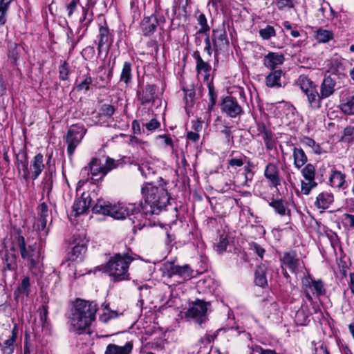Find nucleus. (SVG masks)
<instances>
[{"label": "nucleus", "mask_w": 354, "mask_h": 354, "mask_svg": "<svg viewBox=\"0 0 354 354\" xmlns=\"http://www.w3.org/2000/svg\"><path fill=\"white\" fill-rule=\"evenodd\" d=\"M165 186L157 185L150 187H142L141 192L145 198V203H133L139 209V214L131 217L134 230H140L145 226L147 216L158 215L163 210L170 212L174 221L180 220L176 201L171 197Z\"/></svg>", "instance_id": "nucleus-1"}, {"label": "nucleus", "mask_w": 354, "mask_h": 354, "mask_svg": "<svg viewBox=\"0 0 354 354\" xmlns=\"http://www.w3.org/2000/svg\"><path fill=\"white\" fill-rule=\"evenodd\" d=\"M14 153L17 171L25 181L37 180L42 171L46 169L45 158L41 152L37 153L29 161L28 148L26 144L17 153L15 151Z\"/></svg>", "instance_id": "nucleus-2"}, {"label": "nucleus", "mask_w": 354, "mask_h": 354, "mask_svg": "<svg viewBox=\"0 0 354 354\" xmlns=\"http://www.w3.org/2000/svg\"><path fill=\"white\" fill-rule=\"evenodd\" d=\"M132 254L131 249L125 245L124 251L113 253L108 261L102 265V271L108 274L114 283L130 280L129 268L135 259Z\"/></svg>", "instance_id": "nucleus-3"}, {"label": "nucleus", "mask_w": 354, "mask_h": 354, "mask_svg": "<svg viewBox=\"0 0 354 354\" xmlns=\"http://www.w3.org/2000/svg\"><path fill=\"white\" fill-rule=\"evenodd\" d=\"M97 304L81 298H76L72 302L71 322L74 330L79 334L84 333L95 320Z\"/></svg>", "instance_id": "nucleus-4"}, {"label": "nucleus", "mask_w": 354, "mask_h": 354, "mask_svg": "<svg viewBox=\"0 0 354 354\" xmlns=\"http://www.w3.org/2000/svg\"><path fill=\"white\" fill-rule=\"evenodd\" d=\"M12 236L13 243L19 249L21 258L27 261L29 270H39L41 260L44 258L41 257V246L36 241L27 244L20 227H13Z\"/></svg>", "instance_id": "nucleus-5"}, {"label": "nucleus", "mask_w": 354, "mask_h": 354, "mask_svg": "<svg viewBox=\"0 0 354 354\" xmlns=\"http://www.w3.org/2000/svg\"><path fill=\"white\" fill-rule=\"evenodd\" d=\"M91 211L93 214L109 216L117 220H123L127 217L131 221L133 215L139 214L138 208L133 203H112L102 198H97L92 205Z\"/></svg>", "instance_id": "nucleus-6"}, {"label": "nucleus", "mask_w": 354, "mask_h": 354, "mask_svg": "<svg viewBox=\"0 0 354 354\" xmlns=\"http://www.w3.org/2000/svg\"><path fill=\"white\" fill-rule=\"evenodd\" d=\"M297 84L306 95L309 108L315 111L320 109L325 98L318 93L317 85L306 75H299Z\"/></svg>", "instance_id": "nucleus-7"}, {"label": "nucleus", "mask_w": 354, "mask_h": 354, "mask_svg": "<svg viewBox=\"0 0 354 354\" xmlns=\"http://www.w3.org/2000/svg\"><path fill=\"white\" fill-rule=\"evenodd\" d=\"M46 157V167L41 181L40 187L42 194L40 201L44 200V193H46L47 198L50 199L53 188L54 180L56 177V167L55 161L53 160V151L47 153Z\"/></svg>", "instance_id": "nucleus-8"}, {"label": "nucleus", "mask_w": 354, "mask_h": 354, "mask_svg": "<svg viewBox=\"0 0 354 354\" xmlns=\"http://www.w3.org/2000/svg\"><path fill=\"white\" fill-rule=\"evenodd\" d=\"M301 287L306 298L310 302L313 300V296L319 298L326 294L325 283L321 279H315L310 274L302 279Z\"/></svg>", "instance_id": "nucleus-9"}, {"label": "nucleus", "mask_w": 354, "mask_h": 354, "mask_svg": "<svg viewBox=\"0 0 354 354\" xmlns=\"http://www.w3.org/2000/svg\"><path fill=\"white\" fill-rule=\"evenodd\" d=\"M87 129L84 124L77 123L71 125L64 139L67 144V154L71 158L77 146L86 135Z\"/></svg>", "instance_id": "nucleus-10"}, {"label": "nucleus", "mask_w": 354, "mask_h": 354, "mask_svg": "<svg viewBox=\"0 0 354 354\" xmlns=\"http://www.w3.org/2000/svg\"><path fill=\"white\" fill-rule=\"evenodd\" d=\"M210 306L209 301L196 299L195 301L189 302V308L185 313V317L194 319L196 323L201 326L207 319V308Z\"/></svg>", "instance_id": "nucleus-11"}, {"label": "nucleus", "mask_w": 354, "mask_h": 354, "mask_svg": "<svg viewBox=\"0 0 354 354\" xmlns=\"http://www.w3.org/2000/svg\"><path fill=\"white\" fill-rule=\"evenodd\" d=\"M141 175L146 179L142 187H153L155 185H167V182L158 174L155 165L150 162H144L138 166Z\"/></svg>", "instance_id": "nucleus-12"}, {"label": "nucleus", "mask_w": 354, "mask_h": 354, "mask_svg": "<svg viewBox=\"0 0 354 354\" xmlns=\"http://www.w3.org/2000/svg\"><path fill=\"white\" fill-rule=\"evenodd\" d=\"M100 160L96 157L92 158L88 165L83 167L81 170L80 175L86 181L91 180L94 184L98 183L100 180H102L104 177V170Z\"/></svg>", "instance_id": "nucleus-13"}, {"label": "nucleus", "mask_w": 354, "mask_h": 354, "mask_svg": "<svg viewBox=\"0 0 354 354\" xmlns=\"http://www.w3.org/2000/svg\"><path fill=\"white\" fill-rule=\"evenodd\" d=\"M164 274L168 278L178 277L182 281L190 279L193 277V270L189 264L179 266L174 261H166L163 264Z\"/></svg>", "instance_id": "nucleus-14"}, {"label": "nucleus", "mask_w": 354, "mask_h": 354, "mask_svg": "<svg viewBox=\"0 0 354 354\" xmlns=\"http://www.w3.org/2000/svg\"><path fill=\"white\" fill-rule=\"evenodd\" d=\"M252 131L254 132V134L252 135L253 137H262L266 148L268 150L273 149L274 147V133L270 129L266 127L264 122L256 121L255 127H253Z\"/></svg>", "instance_id": "nucleus-15"}, {"label": "nucleus", "mask_w": 354, "mask_h": 354, "mask_svg": "<svg viewBox=\"0 0 354 354\" xmlns=\"http://www.w3.org/2000/svg\"><path fill=\"white\" fill-rule=\"evenodd\" d=\"M221 109L223 113L232 118L244 113V111L239 105L236 98L232 95L225 96L222 99Z\"/></svg>", "instance_id": "nucleus-16"}, {"label": "nucleus", "mask_w": 354, "mask_h": 354, "mask_svg": "<svg viewBox=\"0 0 354 354\" xmlns=\"http://www.w3.org/2000/svg\"><path fill=\"white\" fill-rule=\"evenodd\" d=\"M263 176L268 180L269 186L275 188L277 192H279V186L281 185L283 178L280 176L277 165L274 162H268L265 167Z\"/></svg>", "instance_id": "nucleus-17"}, {"label": "nucleus", "mask_w": 354, "mask_h": 354, "mask_svg": "<svg viewBox=\"0 0 354 354\" xmlns=\"http://www.w3.org/2000/svg\"><path fill=\"white\" fill-rule=\"evenodd\" d=\"M279 261L281 262V268L284 266L286 268H288L291 273H297L299 266V259L295 250H290L283 252V254L279 256Z\"/></svg>", "instance_id": "nucleus-18"}, {"label": "nucleus", "mask_w": 354, "mask_h": 354, "mask_svg": "<svg viewBox=\"0 0 354 354\" xmlns=\"http://www.w3.org/2000/svg\"><path fill=\"white\" fill-rule=\"evenodd\" d=\"M197 14L198 16H196V19L199 28L197 27L198 30L196 33V42L210 44L209 39L210 28L207 24L206 17L203 13L199 11L197 12Z\"/></svg>", "instance_id": "nucleus-19"}, {"label": "nucleus", "mask_w": 354, "mask_h": 354, "mask_svg": "<svg viewBox=\"0 0 354 354\" xmlns=\"http://www.w3.org/2000/svg\"><path fill=\"white\" fill-rule=\"evenodd\" d=\"M157 89L156 85L151 84H147L143 87L140 88L136 92V95L140 104L145 105L150 102L153 103L157 98Z\"/></svg>", "instance_id": "nucleus-20"}, {"label": "nucleus", "mask_w": 354, "mask_h": 354, "mask_svg": "<svg viewBox=\"0 0 354 354\" xmlns=\"http://www.w3.org/2000/svg\"><path fill=\"white\" fill-rule=\"evenodd\" d=\"M97 75L94 80L93 86L95 88H106L110 83L113 77V68L105 66H100L97 68Z\"/></svg>", "instance_id": "nucleus-21"}, {"label": "nucleus", "mask_w": 354, "mask_h": 354, "mask_svg": "<svg viewBox=\"0 0 354 354\" xmlns=\"http://www.w3.org/2000/svg\"><path fill=\"white\" fill-rule=\"evenodd\" d=\"M93 200L88 193L83 192L80 198H76L72 206L74 215L78 216L85 213L92 207Z\"/></svg>", "instance_id": "nucleus-22"}, {"label": "nucleus", "mask_w": 354, "mask_h": 354, "mask_svg": "<svg viewBox=\"0 0 354 354\" xmlns=\"http://www.w3.org/2000/svg\"><path fill=\"white\" fill-rule=\"evenodd\" d=\"M336 75H325L320 84V93L325 99L330 97L336 91Z\"/></svg>", "instance_id": "nucleus-23"}, {"label": "nucleus", "mask_w": 354, "mask_h": 354, "mask_svg": "<svg viewBox=\"0 0 354 354\" xmlns=\"http://www.w3.org/2000/svg\"><path fill=\"white\" fill-rule=\"evenodd\" d=\"M19 335V326L15 324L11 335L2 342L1 354H13L17 347V340Z\"/></svg>", "instance_id": "nucleus-24"}, {"label": "nucleus", "mask_w": 354, "mask_h": 354, "mask_svg": "<svg viewBox=\"0 0 354 354\" xmlns=\"http://www.w3.org/2000/svg\"><path fill=\"white\" fill-rule=\"evenodd\" d=\"M90 69L88 66L80 70L79 74L77 77L75 83L77 91H88L90 90V86L92 85L93 79L89 73Z\"/></svg>", "instance_id": "nucleus-25"}, {"label": "nucleus", "mask_w": 354, "mask_h": 354, "mask_svg": "<svg viewBox=\"0 0 354 354\" xmlns=\"http://www.w3.org/2000/svg\"><path fill=\"white\" fill-rule=\"evenodd\" d=\"M328 180L330 185L333 188L345 189L348 187L346 174L335 168L331 169Z\"/></svg>", "instance_id": "nucleus-26"}, {"label": "nucleus", "mask_w": 354, "mask_h": 354, "mask_svg": "<svg viewBox=\"0 0 354 354\" xmlns=\"http://www.w3.org/2000/svg\"><path fill=\"white\" fill-rule=\"evenodd\" d=\"M267 266L261 263L256 266L254 273V283L257 286L265 288L268 287Z\"/></svg>", "instance_id": "nucleus-27"}, {"label": "nucleus", "mask_w": 354, "mask_h": 354, "mask_svg": "<svg viewBox=\"0 0 354 354\" xmlns=\"http://www.w3.org/2000/svg\"><path fill=\"white\" fill-rule=\"evenodd\" d=\"M334 202L333 194L330 192L323 191L317 194L314 202V206L319 209H326Z\"/></svg>", "instance_id": "nucleus-28"}, {"label": "nucleus", "mask_w": 354, "mask_h": 354, "mask_svg": "<svg viewBox=\"0 0 354 354\" xmlns=\"http://www.w3.org/2000/svg\"><path fill=\"white\" fill-rule=\"evenodd\" d=\"M222 330H224L225 331L230 333L231 335L234 336H239L241 333H245V330L243 327H230L227 328H218L217 329L214 333L212 334H205L204 337L202 338V342H205V344H210L213 342L215 339H216L219 332Z\"/></svg>", "instance_id": "nucleus-29"}, {"label": "nucleus", "mask_w": 354, "mask_h": 354, "mask_svg": "<svg viewBox=\"0 0 354 354\" xmlns=\"http://www.w3.org/2000/svg\"><path fill=\"white\" fill-rule=\"evenodd\" d=\"M268 205L274 209L276 214H278L281 216L290 215V209L288 208V202L285 199H275L272 198Z\"/></svg>", "instance_id": "nucleus-30"}, {"label": "nucleus", "mask_w": 354, "mask_h": 354, "mask_svg": "<svg viewBox=\"0 0 354 354\" xmlns=\"http://www.w3.org/2000/svg\"><path fill=\"white\" fill-rule=\"evenodd\" d=\"M283 55L278 53H269L264 57L263 64L270 70H277V66L283 63Z\"/></svg>", "instance_id": "nucleus-31"}, {"label": "nucleus", "mask_w": 354, "mask_h": 354, "mask_svg": "<svg viewBox=\"0 0 354 354\" xmlns=\"http://www.w3.org/2000/svg\"><path fill=\"white\" fill-rule=\"evenodd\" d=\"M132 341L127 342L124 345L119 346L115 344H109L106 348L104 354H130L133 350Z\"/></svg>", "instance_id": "nucleus-32"}, {"label": "nucleus", "mask_w": 354, "mask_h": 354, "mask_svg": "<svg viewBox=\"0 0 354 354\" xmlns=\"http://www.w3.org/2000/svg\"><path fill=\"white\" fill-rule=\"evenodd\" d=\"M281 69L270 70L266 77V85L269 88H278L282 86L281 79L283 74Z\"/></svg>", "instance_id": "nucleus-33"}, {"label": "nucleus", "mask_w": 354, "mask_h": 354, "mask_svg": "<svg viewBox=\"0 0 354 354\" xmlns=\"http://www.w3.org/2000/svg\"><path fill=\"white\" fill-rule=\"evenodd\" d=\"M141 26L144 35H147L153 33L156 27L158 26L157 15L153 14L149 17H145L142 21Z\"/></svg>", "instance_id": "nucleus-34"}, {"label": "nucleus", "mask_w": 354, "mask_h": 354, "mask_svg": "<svg viewBox=\"0 0 354 354\" xmlns=\"http://www.w3.org/2000/svg\"><path fill=\"white\" fill-rule=\"evenodd\" d=\"M293 165L295 168L299 169L302 168L308 162V157L301 147H294L292 149Z\"/></svg>", "instance_id": "nucleus-35"}, {"label": "nucleus", "mask_w": 354, "mask_h": 354, "mask_svg": "<svg viewBox=\"0 0 354 354\" xmlns=\"http://www.w3.org/2000/svg\"><path fill=\"white\" fill-rule=\"evenodd\" d=\"M30 294V279L28 276L22 278L21 282L14 291V297L17 299L21 295L29 297Z\"/></svg>", "instance_id": "nucleus-36"}, {"label": "nucleus", "mask_w": 354, "mask_h": 354, "mask_svg": "<svg viewBox=\"0 0 354 354\" xmlns=\"http://www.w3.org/2000/svg\"><path fill=\"white\" fill-rule=\"evenodd\" d=\"M87 250V245L85 243H79L73 246L71 251L67 254V260L75 261L78 258L82 259Z\"/></svg>", "instance_id": "nucleus-37"}, {"label": "nucleus", "mask_w": 354, "mask_h": 354, "mask_svg": "<svg viewBox=\"0 0 354 354\" xmlns=\"http://www.w3.org/2000/svg\"><path fill=\"white\" fill-rule=\"evenodd\" d=\"M18 255L16 253H11L6 250L3 260L5 263L3 270L15 271L17 269Z\"/></svg>", "instance_id": "nucleus-38"}, {"label": "nucleus", "mask_w": 354, "mask_h": 354, "mask_svg": "<svg viewBox=\"0 0 354 354\" xmlns=\"http://www.w3.org/2000/svg\"><path fill=\"white\" fill-rule=\"evenodd\" d=\"M311 315L309 310L306 308H299L295 314V322L297 326H307L310 322L309 317Z\"/></svg>", "instance_id": "nucleus-39"}, {"label": "nucleus", "mask_w": 354, "mask_h": 354, "mask_svg": "<svg viewBox=\"0 0 354 354\" xmlns=\"http://www.w3.org/2000/svg\"><path fill=\"white\" fill-rule=\"evenodd\" d=\"M99 44H111L113 41L112 34L110 32L106 23L99 28Z\"/></svg>", "instance_id": "nucleus-40"}, {"label": "nucleus", "mask_w": 354, "mask_h": 354, "mask_svg": "<svg viewBox=\"0 0 354 354\" xmlns=\"http://www.w3.org/2000/svg\"><path fill=\"white\" fill-rule=\"evenodd\" d=\"M183 91L184 92L185 109L187 111V109L192 108L195 104L196 91L194 88H183Z\"/></svg>", "instance_id": "nucleus-41"}, {"label": "nucleus", "mask_w": 354, "mask_h": 354, "mask_svg": "<svg viewBox=\"0 0 354 354\" xmlns=\"http://www.w3.org/2000/svg\"><path fill=\"white\" fill-rule=\"evenodd\" d=\"M208 87V95L209 97V102L207 106V110L209 112H212L214 109V106L216 103L217 93L215 91L214 86L212 80L207 83Z\"/></svg>", "instance_id": "nucleus-42"}, {"label": "nucleus", "mask_w": 354, "mask_h": 354, "mask_svg": "<svg viewBox=\"0 0 354 354\" xmlns=\"http://www.w3.org/2000/svg\"><path fill=\"white\" fill-rule=\"evenodd\" d=\"M213 44H229L227 33L224 29L213 30Z\"/></svg>", "instance_id": "nucleus-43"}, {"label": "nucleus", "mask_w": 354, "mask_h": 354, "mask_svg": "<svg viewBox=\"0 0 354 354\" xmlns=\"http://www.w3.org/2000/svg\"><path fill=\"white\" fill-rule=\"evenodd\" d=\"M340 110L346 115H354V95L346 98L345 102L339 105Z\"/></svg>", "instance_id": "nucleus-44"}, {"label": "nucleus", "mask_w": 354, "mask_h": 354, "mask_svg": "<svg viewBox=\"0 0 354 354\" xmlns=\"http://www.w3.org/2000/svg\"><path fill=\"white\" fill-rule=\"evenodd\" d=\"M132 80L131 64L125 62L123 64L122 72L120 74V81L128 84Z\"/></svg>", "instance_id": "nucleus-45"}, {"label": "nucleus", "mask_w": 354, "mask_h": 354, "mask_svg": "<svg viewBox=\"0 0 354 354\" xmlns=\"http://www.w3.org/2000/svg\"><path fill=\"white\" fill-rule=\"evenodd\" d=\"M306 182L301 181V192L304 195H308L311 191L317 186V183L315 181V178H312L306 180Z\"/></svg>", "instance_id": "nucleus-46"}, {"label": "nucleus", "mask_w": 354, "mask_h": 354, "mask_svg": "<svg viewBox=\"0 0 354 354\" xmlns=\"http://www.w3.org/2000/svg\"><path fill=\"white\" fill-rule=\"evenodd\" d=\"M234 153V151H232L230 154V158L227 160V165L228 167H241L244 165L243 160L245 158V156L241 153L239 154L237 156L233 157Z\"/></svg>", "instance_id": "nucleus-47"}, {"label": "nucleus", "mask_w": 354, "mask_h": 354, "mask_svg": "<svg viewBox=\"0 0 354 354\" xmlns=\"http://www.w3.org/2000/svg\"><path fill=\"white\" fill-rule=\"evenodd\" d=\"M318 42L326 43L333 38V33L330 30L325 29H319L315 36Z\"/></svg>", "instance_id": "nucleus-48"}, {"label": "nucleus", "mask_w": 354, "mask_h": 354, "mask_svg": "<svg viewBox=\"0 0 354 354\" xmlns=\"http://www.w3.org/2000/svg\"><path fill=\"white\" fill-rule=\"evenodd\" d=\"M301 174L305 180L315 178L316 169L315 165L312 163L306 164L301 170Z\"/></svg>", "instance_id": "nucleus-49"}, {"label": "nucleus", "mask_w": 354, "mask_h": 354, "mask_svg": "<svg viewBox=\"0 0 354 354\" xmlns=\"http://www.w3.org/2000/svg\"><path fill=\"white\" fill-rule=\"evenodd\" d=\"M38 312L39 314V322L43 328L48 324V306L46 304H44L39 307Z\"/></svg>", "instance_id": "nucleus-50"}, {"label": "nucleus", "mask_w": 354, "mask_h": 354, "mask_svg": "<svg viewBox=\"0 0 354 354\" xmlns=\"http://www.w3.org/2000/svg\"><path fill=\"white\" fill-rule=\"evenodd\" d=\"M58 71L60 80L66 81L68 80L70 66L67 61L64 60L62 62L59 66Z\"/></svg>", "instance_id": "nucleus-51"}, {"label": "nucleus", "mask_w": 354, "mask_h": 354, "mask_svg": "<svg viewBox=\"0 0 354 354\" xmlns=\"http://www.w3.org/2000/svg\"><path fill=\"white\" fill-rule=\"evenodd\" d=\"M241 174L243 176V179L240 180V176L237 174V176L234 177L235 182L239 183L241 187H249L250 183L253 180L254 176L244 172V171H243Z\"/></svg>", "instance_id": "nucleus-52"}, {"label": "nucleus", "mask_w": 354, "mask_h": 354, "mask_svg": "<svg viewBox=\"0 0 354 354\" xmlns=\"http://www.w3.org/2000/svg\"><path fill=\"white\" fill-rule=\"evenodd\" d=\"M115 107L109 104H103L100 109L99 114L107 118H111L115 113Z\"/></svg>", "instance_id": "nucleus-53"}, {"label": "nucleus", "mask_w": 354, "mask_h": 354, "mask_svg": "<svg viewBox=\"0 0 354 354\" xmlns=\"http://www.w3.org/2000/svg\"><path fill=\"white\" fill-rule=\"evenodd\" d=\"M354 127L346 126L343 131V136L340 138V141L345 142H351L353 140Z\"/></svg>", "instance_id": "nucleus-54"}, {"label": "nucleus", "mask_w": 354, "mask_h": 354, "mask_svg": "<svg viewBox=\"0 0 354 354\" xmlns=\"http://www.w3.org/2000/svg\"><path fill=\"white\" fill-rule=\"evenodd\" d=\"M22 46H15L13 48L10 49L8 53V58L10 59L11 63L15 66L17 65L19 50Z\"/></svg>", "instance_id": "nucleus-55"}, {"label": "nucleus", "mask_w": 354, "mask_h": 354, "mask_svg": "<svg viewBox=\"0 0 354 354\" xmlns=\"http://www.w3.org/2000/svg\"><path fill=\"white\" fill-rule=\"evenodd\" d=\"M249 249L252 250L261 260L263 259L266 253L265 249L258 243L252 241L249 243Z\"/></svg>", "instance_id": "nucleus-56"}, {"label": "nucleus", "mask_w": 354, "mask_h": 354, "mask_svg": "<svg viewBox=\"0 0 354 354\" xmlns=\"http://www.w3.org/2000/svg\"><path fill=\"white\" fill-rule=\"evenodd\" d=\"M39 220L47 219L48 216V207L46 202L41 203L37 207Z\"/></svg>", "instance_id": "nucleus-57"}, {"label": "nucleus", "mask_w": 354, "mask_h": 354, "mask_svg": "<svg viewBox=\"0 0 354 354\" xmlns=\"http://www.w3.org/2000/svg\"><path fill=\"white\" fill-rule=\"evenodd\" d=\"M117 167L118 164L115 162V160L110 157H107L106 159L105 164L102 165L104 176H106L110 171H111L113 169H115Z\"/></svg>", "instance_id": "nucleus-58"}, {"label": "nucleus", "mask_w": 354, "mask_h": 354, "mask_svg": "<svg viewBox=\"0 0 354 354\" xmlns=\"http://www.w3.org/2000/svg\"><path fill=\"white\" fill-rule=\"evenodd\" d=\"M228 244L229 241L227 235L224 234H221L219 237V241L216 245L217 250L220 252L225 251Z\"/></svg>", "instance_id": "nucleus-59"}, {"label": "nucleus", "mask_w": 354, "mask_h": 354, "mask_svg": "<svg viewBox=\"0 0 354 354\" xmlns=\"http://www.w3.org/2000/svg\"><path fill=\"white\" fill-rule=\"evenodd\" d=\"M82 55L85 59H91L95 55V46H86L82 50Z\"/></svg>", "instance_id": "nucleus-60"}, {"label": "nucleus", "mask_w": 354, "mask_h": 354, "mask_svg": "<svg viewBox=\"0 0 354 354\" xmlns=\"http://www.w3.org/2000/svg\"><path fill=\"white\" fill-rule=\"evenodd\" d=\"M311 344L314 346L312 349V354H326L330 353L325 343H322L319 346H316V343L313 341Z\"/></svg>", "instance_id": "nucleus-61"}, {"label": "nucleus", "mask_w": 354, "mask_h": 354, "mask_svg": "<svg viewBox=\"0 0 354 354\" xmlns=\"http://www.w3.org/2000/svg\"><path fill=\"white\" fill-rule=\"evenodd\" d=\"M143 126L149 131L153 132L160 127V122L156 118H152L148 122L143 124Z\"/></svg>", "instance_id": "nucleus-62"}, {"label": "nucleus", "mask_w": 354, "mask_h": 354, "mask_svg": "<svg viewBox=\"0 0 354 354\" xmlns=\"http://www.w3.org/2000/svg\"><path fill=\"white\" fill-rule=\"evenodd\" d=\"M210 71L211 66L207 62H204L203 59H200L198 62L196 63V71L198 73H200L201 71L207 73Z\"/></svg>", "instance_id": "nucleus-63"}, {"label": "nucleus", "mask_w": 354, "mask_h": 354, "mask_svg": "<svg viewBox=\"0 0 354 354\" xmlns=\"http://www.w3.org/2000/svg\"><path fill=\"white\" fill-rule=\"evenodd\" d=\"M129 141L131 145L140 147L142 149H145V147L149 145L148 142L144 141L135 136H131Z\"/></svg>", "instance_id": "nucleus-64"}]
</instances>
